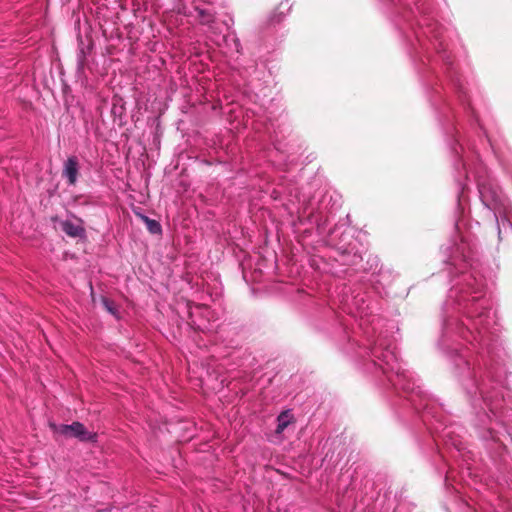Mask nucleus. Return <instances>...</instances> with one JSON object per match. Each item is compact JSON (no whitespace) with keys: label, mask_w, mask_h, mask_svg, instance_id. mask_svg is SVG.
Here are the masks:
<instances>
[{"label":"nucleus","mask_w":512,"mask_h":512,"mask_svg":"<svg viewBox=\"0 0 512 512\" xmlns=\"http://www.w3.org/2000/svg\"><path fill=\"white\" fill-rule=\"evenodd\" d=\"M49 426L55 435L63 436L65 438L74 437L82 442H95L97 438L96 433L88 431L82 423L77 421L69 425H56L54 423H50Z\"/></svg>","instance_id":"1"},{"label":"nucleus","mask_w":512,"mask_h":512,"mask_svg":"<svg viewBox=\"0 0 512 512\" xmlns=\"http://www.w3.org/2000/svg\"><path fill=\"white\" fill-rule=\"evenodd\" d=\"M196 11L201 23L209 24L214 22V15L209 10L196 8Z\"/></svg>","instance_id":"6"},{"label":"nucleus","mask_w":512,"mask_h":512,"mask_svg":"<svg viewBox=\"0 0 512 512\" xmlns=\"http://www.w3.org/2000/svg\"><path fill=\"white\" fill-rule=\"evenodd\" d=\"M292 420L293 415L289 411H284L280 413V415L277 417V427L275 432L277 434H281L292 422Z\"/></svg>","instance_id":"4"},{"label":"nucleus","mask_w":512,"mask_h":512,"mask_svg":"<svg viewBox=\"0 0 512 512\" xmlns=\"http://www.w3.org/2000/svg\"><path fill=\"white\" fill-rule=\"evenodd\" d=\"M102 303H103V306L105 307V309L110 312L111 314H115L116 313V309H115V306H114V303L109 300L108 298H103L102 299Z\"/></svg>","instance_id":"8"},{"label":"nucleus","mask_w":512,"mask_h":512,"mask_svg":"<svg viewBox=\"0 0 512 512\" xmlns=\"http://www.w3.org/2000/svg\"><path fill=\"white\" fill-rule=\"evenodd\" d=\"M79 174V162L77 157H69L63 167L62 176L67 179L69 185H75Z\"/></svg>","instance_id":"2"},{"label":"nucleus","mask_w":512,"mask_h":512,"mask_svg":"<svg viewBox=\"0 0 512 512\" xmlns=\"http://www.w3.org/2000/svg\"><path fill=\"white\" fill-rule=\"evenodd\" d=\"M284 18V13L282 11H278V9H276L274 11V13L272 14V16L270 17L269 21L271 24H278L280 22H282Z\"/></svg>","instance_id":"7"},{"label":"nucleus","mask_w":512,"mask_h":512,"mask_svg":"<svg viewBox=\"0 0 512 512\" xmlns=\"http://www.w3.org/2000/svg\"><path fill=\"white\" fill-rule=\"evenodd\" d=\"M142 221L146 224V228L152 234H160L162 232V228L160 223L157 220L150 219L145 215H139Z\"/></svg>","instance_id":"5"},{"label":"nucleus","mask_w":512,"mask_h":512,"mask_svg":"<svg viewBox=\"0 0 512 512\" xmlns=\"http://www.w3.org/2000/svg\"><path fill=\"white\" fill-rule=\"evenodd\" d=\"M62 231L71 238H83L85 236V228L81 223L76 224L70 220L60 222Z\"/></svg>","instance_id":"3"}]
</instances>
